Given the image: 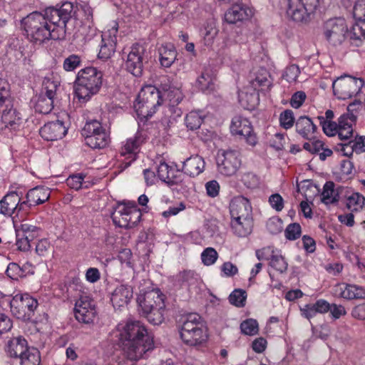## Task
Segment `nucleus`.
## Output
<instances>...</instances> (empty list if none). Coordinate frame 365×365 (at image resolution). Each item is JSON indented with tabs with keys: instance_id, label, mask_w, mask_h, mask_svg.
<instances>
[{
	"instance_id": "53",
	"label": "nucleus",
	"mask_w": 365,
	"mask_h": 365,
	"mask_svg": "<svg viewBox=\"0 0 365 365\" xmlns=\"http://www.w3.org/2000/svg\"><path fill=\"white\" fill-rule=\"evenodd\" d=\"M218 257L217 251L212 247L206 248L201 254V259L205 265L213 264Z\"/></svg>"
},
{
	"instance_id": "62",
	"label": "nucleus",
	"mask_w": 365,
	"mask_h": 365,
	"mask_svg": "<svg viewBox=\"0 0 365 365\" xmlns=\"http://www.w3.org/2000/svg\"><path fill=\"white\" fill-rule=\"evenodd\" d=\"M269 202L272 207L277 212L281 211L284 207V200L278 193L272 194L269 197Z\"/></svg>"
},
{
	"instance_id": "50",
	"label": "nucleus",
	"mask_w": 365,
	"mask_h": 365,
	"mask_svg": "<svg viewBox=\"0 0 365 365\" xmlns=\"http://www.w3.org/2000/svg\"><path fill=\"white\" fill-rule=\"evenodd\" d=\"M182 170L175 169L173 167L170 168V170L168 173V178L165 179V183L168 186H173L180 185L183 182L184 178L182 174Z\"/></svg>"
},
{
	"instance_id": "63",
	"label": "nucleus",
	"mask_w": 365,
	"mask_h": 365,
	"mask_svg": "<svg viewBox=\"0 0 365 365\" xmlns=\"http://www.w3.org/2000/svg\"><path fill=\"white\" fill-rule=\"evenodd\" d=\"M83 181V176L82 175H76L70 176L66 180V183L71 188L78 190L81 188Z\"/></svg>"
},
{
	"instance_id": "17",
	"label": "nucleus",
	"mask_w": 365,
	"mask_h": 365,
	"mask_svg": "<svg viewBox=\"0 0 365 365\" xmlns=\"http://www.w3.org/2000/svg\"><path fill=\"white\" fill-rule=\"evenodd\" d=\"M133 297V288L126 284L118 286L112 292L110 301L115 309L125 307Z\"/></svg>"
},
{
	"instance_id": "21",
	"label": "nucleus",
	"mask_w": 365,
	"mask_h": 365,
	"mask_svg": "<svg viewBox=\"0 0 365 365\" xmlns=\"http://www.w3.org/2000/svg\"><path fill=\"white\" fill-rule=\"evenodd\" d=\"M205 167V162L202 157L195 155L187 158L183 162L182 171L191 178L198 176L202 173Z\"/></svg>"
},
{
	"instance_id": "46",
	"label": "nucleus",
	"mask_w": 365,
	"mask_h": 365,
	"mask_svg": "<svg viewBox=\"0 0 365 365\" xmlns=\"http://www.w3.org/2000/svg\"><path fill=\"white\" fill-rule=\"evenodd\" d=\"M229 302L237 307L245 306L247 292L241 289H235L229 296Z\"/></svg>"
},
{
	"instance_id": "25",
	"label": "nucleus",
	"mask_w": 365,
	"mask_h": 365,
	"mask_svg": "<svg viewBox=\"0 0 365 365\" xmlns=\"http://www.w3.org/2000/svg\"><path fill=\"white\" fill-rule=\"evenodd\" d=\"M197 274L191 270H184L175 276L174 285L179 288H185L189 290L190 287L197 284Z\"/></svg>"
},
{
	"instance_id": "28",
	"label": "nucleus",
	"mask_w": 365,
	"mask_h": 365,
	"mask_svg": "<svg viewBox=\"0 0 365 365\" xmlns=\"http://www.w3.org/2000/svg\"><path fill=\"white\" fill-rule=\"evenodd\" d=\"M146 102V100L140 99L139 97H137L134 103V109L138 117L141 120L145 121L151 118L153 115L156 112L157 109L154 104Z\"/></svg>"
},
{
	"instance_id": "60",
	"label": "nucleus",
	"mask_w": 365,
	"mask_h": 365,
	"mask_svg": "<svg viewBox=\"0 0 365 365\" xmlns=\"http://www.w3.org/2000/svg\"><path fill=\"white\" fill-rule=\"evenodd\" d=\"M306 97V94L304 91H297L292 95L290 100V105L294 108H299L304 103Z\"/></svg>"
},
{
	"instance_id": "13",
	"label": "nucleus",
	"mask_w": 365,
	"mask_h": 365,
	"mask_svg": "<svg viewBox=\"0 0 365 365\" xmlns=\"http://www.w3.org/2000/svg\"><path fill=\"white\" fill-rule=\"evenodd\" d=\"M74 314L79 322L92 323L96 314L93 301L88 297H81L75 304Z\"/></svg>"
},
{
	"instance_id": "22",
	"label": "nucleus",
	"mask_w": 365,
	"mask_h": 365,
	"mask_svg": "<svg viewBox=\"0 0 365 365\" xmlns=\"http://www.w3.org/2000/svg\"><path fill=\"white\" fill-rule=\"evenodd\" d=\"M336 150L342 151L344 155L347 157H351L354 151L356 153L365 152V136L356 135L351 141L337 143Z\"/></svg>"
},
{
	"instance_id": "39",
	"label": "nucleus",
	"mask_w": 365,
	"mask_h": 365,
	"mask_svg": "<svg viewBox=\"0 0 365 365\" xmlns=\"http://www.w3.org/2000/svg\"><path fill=\"white\" fill-rule=\"evenodd\" d=\"M335 184L332 181H327L324 185L323 190L321 193L322 202L324 204H333L339 201L338 193L335 194Z\"/></svg>"
},
{
	"instance_id": "6",
	"label": "nucleus",
	"mask_w": 365,
	"mask_h": 365,
	"mask_svg": "<svg viewBox=\"0 0 365 365\" xmlns=\"http://www.w3.org/2000/svg\"><path fill=\"white\" fill-rule=\"evenodd\" d=\"M38 305V301L27 293L17 294L10 301L12 314L24 322L33 321Z\"/></svg>"
},
{
	"instance_id": "48",
	"label": "nucleus",
	"mask_w": 365,
	"mask_h": 365,
	"mask_svg": "<svg viewBox=\"0 0 365 365\" xmlns=\"http://www.w3.org/2000/svg\"><path fill=\"white\" fill-rule=\"evenodd\" d=\"M240 329L245 335H255L259 331L258 322L256 319H247L240 324Z\"/></svg>"
},
{
	"instance_id": "36",
	"label": "nucleus",
	"mask_w": 365,
	"mask_h": 365,
	"mask_svg": "<svg viewBox=\"0 0 365 365\" xmlns=\"http://www.w3.org/2000/svg\"><path fill=\"white\" fill-rule=\"evenodd\" d=\"M350 42L351 44L359 46L362 41L365 39V21L356 23L352 26L350 32L348 31Z\"/></svg>"
},
{
	"instance_id": "29",
	"label": "nucleus",
	"mask_w": 365,
	"mask_h": 365,
	"mask_svg": "<svg viewBox=\"0 0 365 365\" xmlns=\"http://www.w3.org/2000/svg\"><path fill=\"white\" fill-rule=\"evenodd\" d=\"M296 131L304 139H309L310 133H314L317 129V125L308 116H300L296 121Z\"/></svg>"
},
{
	"instance_id": "23",
	"label": "nucleus",
	"mask_w": 365,
	"mask_h": 365,
	"mask_svg": "<svg viewBox=\"0 0 365 365\" xmlns=\"http://www.w3.org/2000/svg\"><path fill=\"white\" fill-rule=\"evenodd\" d=\"M20 202V195L16 191L9 192L0 200V213L11 216L16 212V207Z\"/></svg>"
},
{
	"instance_id": "1",
	"label": "nucleus",
	"mask_w": 365,
	"mask_h": 365,
	"mask_svg": "<svg viewBox=\"0 0 365 365\" xmlns=\"http://www.w3.org/2000/svg\"><path fill=\"white\" fill-rule=\"evenodd\" d=\"M76 11L72 3L66 1L59 7H48L43 13L34 11L21 21L26 38L41 45L49 40L60 41L66 38L67 24L75 20Z\"/></svg>"
},
{
	"instance_id": "26",
	"label": "nucleus",
	"mask_w": 365,
	"mask_h": 365,
	"mask_svg": "<svg viewBox=\"0 0 365 365\" xmlns=\"http://www.w3.org/2000/svg\"><path fill=\"white\" fill-rule=\"evenodd\" d=\"M50 197V191L43 186H36L30 189L26 198L30 202L31 205L36 206L46 202Z\"/></svg>"
},
{
	"instance_id": "11",
	"label": "nucleus",
	"mask_w": 365,
	"mask_h": 365,
	"mask_svg": "<svg viewBox=\"0 0 365 365\" xmlns=\"http://www.w3.org/2000/svg\"><path fill=\"white\" fill-rule=\"evenodd\" d=\"M230 132L233 135L239 136L251 146H255L258 142L251 122L242 115L235 116L231 121Z\"/></svg>"
},
{
	"instance_id": "7",
	"label": "nucleus",
	"mask_w": 365,
	"mask_h": 365,
	"mask_svg": "<svg viewBox=\"0 0 365 365\" xmlns=\"http://www.w3.org/2000/svg\"><path fill=\"white\" fill-rule=\"evenodd\" d=\"M319 4L320 0H288L287 13L294 21L307 22Z\"/></svg>"
},
{
	"instance_id": "45",
	"label": "nucleus",
	"mask_w": 365,
	"mask_h": 365,
	"mask_svg": "<svg viewBox=\"0 0 365 365\" xmlns=\"http://www.w3.org/2000/svg\"><path fill=\"white\" fill-rule=\"evenodd\" d=\"M365 197L359 192H354L346 200V207L351 211H358L364 207Z\"/></svg>"
},
{
	"instance_id": "27",
	"label": "nucleus",
	"mask_w": 365,
	"mask_h": 365,
	"mask_svg": "<svg viewBox=\"0 0 365 365\" xmlns=\"http://www.w3.org/2000/svg\"><path fill=\"white\" fill-rule=\"evenodd\" d=\"M159 92L160 91L157 89V86L147 85L141 88L138 97H139L140 99L146 100V103L154 104L157 108L164 102Z\"/></svg>"
},
{
	"instance_id": "34",
	"label": "nucleus",
	"mask_w": 365,
	"mask_h": 365,
	"mask_svg": "<svg viewBox=\"0 0 365 365\" xmlns=\"http://www.w3.org/2000/svg\"><path fill=\"white\" fill-rule=\"evenodd\" d=\"M110 143V137L106 129L96 135L86 138L85 140L86 145L93 149H102L106 148Z\"/></svg>"
},
{
	"instance_id": "56",
	"label": "nucleus",
	"mask_w": 365,
	"mask_h": 365,
	"mask_svg": "<svg viewBox=\"0 0 365 365\" xmlns=\"http://www.w3.org/2000/svg\"><path fill=\"white\" fill-rule=\"evenodd\" d=\"M183 96L182 92L175 87L165 95V101H168V104H179Z\"/></svg>"
},
{
	"instance_id": "19",
	"label": "nucleus",
	"mask_w": 365,
	"mask_h": 365,
	"mask_svg": "<svg viewBox=\"0 0 365 365\" xmlns=\"http://www.w3.org/2000/svg\"><path fill=\"white\" fill-rule=\"evenodd\" d=\"M252 16V11L242 4H233L225 14V19L228 24L243 21Z\"/></svg>"
},
{
	"instance_id": "43",
	"label": "nucleus",
	"mask_w": 365,
	"mask_h": 365,
	"mask_svg": "<svg viewBox=\"0 0 365 365\" xmlns=\"http://www.w3.org/2000/svg\"><path fill=\"white\" fill-rule=\"evenodd\" d=\"M105 128L102 126L101 123L97 120H93L86 122L83 130L82 135L84 137L85 140L86 138H90L93 135H96L97 133H100Z\"/></svg>"
},
{
	"instance_id": "2",
	"label": "nucleus",
	"mask_w": 365,
	"mask_h": 365,
	"mask_svg": "<svg viewBox=\"0 0 365 365\" xmlns=\"http://www.w3.org/2000/svg\"><path fill=\"white\" fill-rule=\"evenodd\" d=\"M118 331V344L127 359L138 361L154 349L153 336L142 322L128 320Z\"/></svg>"
},
{
	"instance_id": "16",
	"label": "nucleus",
	"mask_w": 365,
	"mask_h": 365,
	"mask_svg": "<svg viewBox=\"0 0 365 365\" xmlns=\"http://www.w3.org/2000/svg\"><path fill=\"white\" fill-rule=\"evenodd\" d=\"M164 302L163 296L155 290L140 294L137 297V303L141 309L142 314L148 313L155 307L164 306Z\"/></svg>"
},
{
	"instance_id": "18",
	"label": "nucleus",
	"mask_w": 365,
	"mask_h": 365,
	"mask_svg": "<svg viewBox=\"0 0 365 365\" xmlns=\"http://www.w3.org/2000/svg\"><path fill=\"white\" fill-rule=\"evenodd\" d=\"M364 85L362 78H356L349 76V81H345L344 77L341 76L334 81L332 84L334 92L336 91V86L339 87L341 92L345 96L351 98L357 93Z\"/></svg>"
},
{
	"instance_id": "55",
	"label": "nucleus",
	"mask_w": 365,
	"mask_h": 365,
	"mask_svg": "<svg viewBox=\"0 0 365 365\" xmlns=\"http://www.w3.org/2000/svg\"><path fill=\"white\" fill-rule=\"evenodd\" d=\"M353 16L356 21L365 22V0L358 1L354 5Z\"/></svg>"
},
{
	"instance_id": "10",
	"label": "nucleus",
	"mask_w": 365,
	"mask_h": 365,
	"mask_svg": "<svg viewBox=\"0 0 365 365\" xmlns=\"http://www.w3.org/2000/svg\"><path fill=\"white\" fill-rule=\"evenodd\" d=\"M218 171L225 176L234 175L241 166L240 154L235 150H220L217 155Z\"/></svg>"
},
{
	"instance_id": "12",
	"label": "nucleus",
	"mask_w": 365,
	"mask_h": 365,
	"mask_svg": "<svg viewBox=\"0 0 365 365\" xmlns=\"http://www.w3.org/2000/svg\"><path fill=\"white\" fill-rule=\"evenodd\" d=\"M145 137L140 131H138L133 137L127 139L120 150V155H128L125 159L129 160L128 162L124 163V168H128L137 159L140 148L145 143Z\"/></svg>"
},
{
	"instance_id": "54",
	"label": "nucleus",
	"mask_w": 365,
	"mask_h": 365,
	"mask_svg": "<svg viewBox=\"0 0 365 365\" xmlns=\"http://www.w3.org/2000/svg\"><path fill=\"white\" fill-rule=\"evenodd\" d=\"M280 125L287 130L292 128L294 123V113L292 110L287 109L283 111L279 116Z\"/></svg>"
},
{
	"instance_id": "15",
	"label": "nucleus",
	"mask_w": 365,
	"mask_h": 365,
	"mask_svg": "<svg viewBox=\"0 0 365 365\" xmlns=\"http://www.w3.org/2000/svg\"><path fill=\"white\" fill-rule=\"evenodd\" d=\"M68 128L61 120L48 122L41 128L39 133L47 141L61 139L67 133Z\"/></svg>"
},
{
	"instance_id": "30",
	"label": "nucleus",
	"mask_w": 365,
	"mask_h": 365,
	"mask_svg": "<svg viewBox=\"0 0 365 365\" xmlns=\"http://www.w3.org/2000/svg\"><path fill=\"white\" fill-rule=\"evenodd\" d=\"M0 112L2 113L1 121L6 127L15 130L21 123V117L14 106L11 108H4Z\"/></svg>"
},
{
	"instance_id": "47",
	"label": "nucleus",
	"mask_w": 365,
	"mask_h": 365,
	"mask_svg": "<svg viewBox=\"0 0 365 365\" xmlns=\"http://www.w3.org/2000/svg\"><path fill=\"white\" fill-rule=\"evenodd\" d=\"M269 260V266L281 274L285 273L288 268V263L282 255H272Z\"/></svg>"
},
{
	"instance_id": "49",
	"label": "nucleus",
	"mask_w": 365,
	"mask_h": 365,
	"mask_svg": "<svg viewBox=\"0 0 365 365\" xmlns=\"http://www.w3.org/2000/svg\"><path fill=\"white\" fill-rule=\"evenodd\" d=\"M355 114H343L338 118V130L354 129L353 125L356 122Z\"/></svg>"
},
{
	"instance_id": "51",
	"label": "nucleus",
	"mask_w": 365,
	"mask_h": 365,
	"mask_svg": "<svg viewBox=\"0 0 365 365\" xmlns=\"http://www.w3.org/2000/svg\"><path fill=\"white\" fill-rule=\"evenodd\" d=\"M302 227L297 222L291 223L287 225L284 230L285 237L289 240H295L300 237Z\"/></svg>"
},
{
	"instance_id": "3",
	"label": "nucleus",
	"mask_w": 365,
	"mask_h": 365,
	"mask_svg": "<svg viewBox=\"0 0 365 365\" xmlns=\"http://www.w3.org/2000/svg\"><path fill=\"white\" fill-rule=\"evenodd\" d=\"M102 71L93 66L80 70L75 81V93L79 100L88 101L103 86Z\"/></svg>"
},
{
	"instance_id": "9",
	"label": "nucleus",
	"mask_w": 365,
	"mask_h": 365,
	"mask_svg": "<svg viewBox=\"0 0 365 365\" xmlns=\"http://www.w3.org/2000/svg\"><path fill=\"white\" fill-rule=\"evenodd\" d=\"M146 49L140 43H134L125 61V69L133 76L139 78L143 74L144 65L148 63Z\"/></svg>"
},
{
	"instance_id": "5",
	"label": "nucleus",
	"mask_w": 365,
	"mask_h": 365,
	"mask_svg": "<svg viewBox=\"0 0 365 365\" xmlns=\"http://www.w3.org/2000/svg\"><path fill=\"white\" fill-rule=\"evenodd\" d=\"M113 222L119 227L131 229L141 220L142 213L135 202H124L118 205L111 213Z\"/></svg>"
},
{
	"instance_id": "61",
	"label": "nucleus",
	"mask_w": 365,
	"mask_h": 365,
	"mask_svg": "<svg viewBox=\"0 0 365 365\" xmlns=\"http://www.w3.org/2000/svg\"><path fill=\"white\" fill-rule=\"evenodd\" d=\"M175 86H172L168 78H163V80L160 81V83L157 86V89L160 91L159 94L162 96V99L165 101V95L171 91Z\"/></svg>"
},
{
	"instance_id": "52",
	"label": "nucleus",
	"mask_w": 365,
	"mask_h": 365,
	"mask_svg": "<svg viewBox=\"0 0 365 365\" xmlns=\"http://www.w3.org/2000/svg\"><path fill=\"white\" fill-rule=\"evenodd\" d=\"M81 64V56L71 54L64 59L63 67L66 71H73Z\"/></svg>"
},
{
	"instance_id": "31",
	"label": "nucleus",
	"mask_w": 365,
	"mask_h": 365,
	"mask_svg": "<svg viewBox=\"0 0 365 365\" xmlns=\"http://www.w3.org/2000/svg\"><path fill=\"white\" fill-rule=\"evenodd\" d=\"M231 227L236 235L240 237H246L252 232L253 219L232 220Z\"/></svg>"
},
{
	"instance_id": "8",
	"label": "nucleus",
	"mask_w": 365,
	"mask_h": 365,
	"mask_svg": "<svg viewBox=\"0 0 365 365\" xmlns=\"http://www.w3.org/2000/svg\"><path fill=\"white\" fill-rule=\"evenodd\" d=\"M324 36L333 46L341 45L348 36V26L344 18L326 21L323 26Z\"/></svg>"
},
{
	"instance_id": "59",
	"label": "nucleus",
	"mask_w": 365,
	"mask_h": 365,
	"mask_svg": "<svg viewBox=\"0 0 365 365\" xmlns=\"http://www.w3.org/2000/svg\"><path fill=\"white\" fill-rule=\"evenodd\" d=\"M16 232V242L17 249L20 251L26 252L30 250L31 247V243L24 236H22L20 232Z\"/></svg>"
},
{
	"instance_id": "24",
	"label": "nucleus",
	"mask_w": 365,
	"mask_h": 365,
	"mask_svg": "<svg viewBox=\"0 0 365 365\" xmlns=\"http://www.w3.org/2000/svg\"><path fill=\"white\" fill-rule=\"evenodd\" d=\"M118 24L115 22V24L108 31V36H109V42L108 43H105L101 45L99 53L98 58L103 60H107L110 58V56L114 53L115 50V43H116V34L118 33Z\"/></svg>"
},
{
	"instance_id": "38",
	"label": "nucleus",
	"mask_w": 365,
	"mask_h": 365,
	"mask_svg": "<svg viewBox=\"0 0 365 365\" xmlns=\"http://www.w3.org/2000/svg\"><path fill=\"white\" fill-rule=\"evenodd\" d=\"M19 359L21 365H39L41 363L40 351L38 349L30 346Z\"/></svg>"
},
{
	"instance_id": "58",
	"label": "nucleus",
	"mask_w": 365,
	"mask_h": 365,
	"mask_svg": "<svg viewBox=\"0 0 365 365\" xmlns=\"http://www.w3.org/2000/svg\"><path fill=\"white\" fill-rule=\"evenodd\" d=\"M44 89L46 90L44 96L55 98L56 92L58 88V85L56 82L51 81L50 79H46L43 81Z\"/></svg>"
},
{
	"instance_id": "4",
	"label": "nucleus",
	"mask_w": 365,
	"mask_h": 365,
	"mask_svg": "<svg viewBox=\"0 0 365 365\" xmlns=\"http://www.w3.org/2000/svg\"><path fill=\"white\" fill-rule=\"evenodd\" d=\"M179 325L180 337L183 343L190 346H196L206 342L208 338L207 329L201 316L190 313L182 318Z\"/></svg>"
},
{
	"instance_id": "32",
	"label": "nucleus",
	"mask_w": 365,
	"mask_h": 365,
	"mask_svg": "<svg viewBox=\"0 0 365 365\" xmlns=\"http://www.w3.org/2000/svg\"><path fill=\"white\" fill-rule=\"evenodd\" d=\"M159 54L160 64L165 68L170 67L177 57V52L172 44H167L160 48Z\"/></svg>"
},
{
	"instance_id": "42",
	"label": "nucleus",
	"mask_w": 365,
	"mask_h": 365,
	"mask_svg": "<svg viewBox=\"0 0 365 365\" xmlns=\"http://www.w3.org/2000/svg\"><path fill=\"white\" fill-rule=\"evenodd\" d=\"M165 309V304L164 306H157L154 309L145 313L143 315L145 316L148 321L153 325H159L164 321V314Z\"/></svg>"
},
{
	"instance_id": "57",
	"label": "nucleus",
	"mask_w": 365,
	"mask_h": 365,
	"mask_svg": "<svg viewBox=\"0 0 365 365\" xmlns=\"http://www.w3.org/2000/svg\"><path fill=\"white\" fill-rule=\"evenodd\" d=\"M242 181L248 188H255L259 185V178L253 173H246L242 177Z\"/></svg>"
},
{
	"instance_id": "35",
	"label": "nucleus",
	"mask_w": 365,
	"mask_h": 365,
	"mask_svg": "<svg viewBox=\"0 0 365 365\" xmlns=\"http://www.w3.org/2000/svg\"><path fill=\"white\" fill-rule=\"evenodd\" d=\"M197 86L202 91L207 93L214 90L213 75L212 71L205 68L197 79Z\"/></svg>"
},
{
	"instance_id": "33",
	"label": "nucleus",
	"mask_w": 365,
	"mask_h": 365,
	"mask_svg": "<svg viewBox=\"0 0 365 365\" xmlns=\"http://www.w3.org/2000/svg\"><path fill=\"white\" fill-rule=\"evenodd\" d=\"M13 106L14 98L11 95L10 85L6 80L0 78V111Z\"/></svg>"
},
{
	"instance_id": "41",
	"label": "nucleus",
	"mask_w": 365,
	"mask_h": 365,
	"mask_svg": "<svg viewBox=\"0 0 365 365\" xmlns=\"http://www.w3.org/2000/svg\"><path fill=\"white\" fill-rule=\"evenodd\" d=\"M54 98L44 95H40L36 102V112L41 114H48L53 108Z\"/></svg>"
},
{
	"instance_id": "44",
	"label": "nucleus",
	"mask_w": 365,
	"mask_h": 365,
	"mask_svg": "<svg viewBox=\"0 0 365 365\" xmlns=\"http://www.w3.org/2000/svg\"><path fill=\"white\" fill-rule=\"evenodd\" d=\"M203 122V118L197 112H190L185 118V124L187 130L195 131L198 130Z\"/></svg>"
},
{
	"instance_id": "20",
	"label": "nucleus",
	"mask_w": 365,
	"mask_h": 365,
	"mask_svg": "<svg viewBox=\"0 0 365 365\" xmlns=\"http://www.w3.org/2000/svg\"><path fill=\"white\" fill-rule=\"evenodd\" d=\"M29 347L26 339L19 336L9 339L4 350L9 357L19 359Z\"/></svg>"
},
{
	"instance_id": "40",
	"label": "nucleus",
	"mask_w": 365,
	"mask_h": 365,
	"mask_svg": "<svg viewBox=\"0 0 365 365\" xmlns=\"http://www.w3.org/2000/svg\"><path fill=\"white\" fill-rule=\"evenodd\" d=\"M259 101V94L253 91L252 93H242L239 95V101L241 106L247 110H252L258 105Z\"/></svg>"
},
{
	"instance_id": "14",
	"label": "nucleus",
	"mask_w": 365,
	"mask_h": 365,
	"mask_svg": "<svg viewBox=\"0 0 365 365\" xmlns=\"http://www.w3.org/2000/svg\"><path fill=\"white\" fill-rule=\"evenodd\" d=\"M230 211L232 220L252 219V208L248 199L242 195L235 197L230 202Z\"/></svg>"
},
{
	"instance_id": "64",
	"label": "nucleus",
	"mask_w": 365,
	"mask_h": 365,
	"mask_svg": "<svg viewBox=\"0 0 365 365\" xmlns=\"http://www.w3.org/2000/svg\"><path fill=\"white\" fill-rule=\"evenodd\" d=\"M351 315L353 318L359 320L365 319V302L353 307Z\"/></svg>"
},
{
	"instance_id": "37",
	"label": "nucleus",
	"mask_w": 365,
	"mask_h": 365,
	"mask_svg": "<svg viewBox=\"0 0 365 365\" xmlns=\"http://www.w3.org/2000/svg\"><path fill=\"white\" fill-rule=\"evenodd\" d=\"M341 297L346 299H365V288L356 284H346L341 292Z\"/></svg>"
}]
</instances>
